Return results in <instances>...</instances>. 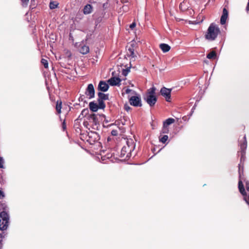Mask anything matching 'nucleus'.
Masks as SVG:
<instances>
[{"label":"nucleus","mask_w":249,"mask_h":249,"mask_svg":"<svg viewBox=\"0 0 249 249\" xmlns=\"http://www.w3.org/2000/svg\"><path fill=\"white\" fill-rule=\"evenodd\" d=\"M107 82L111 86H119L120 85L121 80L119 77L113 76L108 79Z\"/></svg>","instance_id":"nucleus-12"},{"label":"nucleus","mask_w":249,"mask_h":249,"mask_svg":"<svg viewBox=\"0 0 249 249\" xmlns=\"http://www.w3.org/2000/svg\"><path fill=\"white\" fill-rule=\"evenodd\" d=\"M182 86H176L172 87V90L174 89V91H177L180 89L182 88Z\"/></svg>","instance_id":"nucleus-30"},{"label":"nucleus","mask_w":249,"mask_h":249,"mask_svg":"<svg viewBox=\"0 0 249 249\" xmlns=\"http://www.w3.org/2000/svg\"><path fill=\"white\" fill-rule=\"evenodd\" d=\"M131 91V89H127L125 90V93H127V94L129 93Z\"/></svg>","instance_id":"nucleus-42"},{"label":"nucleus","mask_w":249,"mask_h":249,"mask_svg":"<svg viewBox=\"0 0 249 249\" xmlns=\"http://www.w3.org/2000/svg\"><path fill=\"white\" fill-rule=\"evenodd\" d=\"M124 108L125 110H126V111H128L130 109V107L127 105H125L124 106Z\"/></svg>","instance_id":"nucleus-40"},{"label":"nucleus","mask_w":249,"mask_h":249,"mask_svg":"<svg viewBox=\"0 0 249 249\" xmlns=\"http://www.w3.org/2000/svg\"><path fill=\"white\" fill-rule=\"evenodd\" d=\"M111 133L112 136H117L118 131L117 130H112Z\"/></svg>","instance_id":"nucleus-35"},{"label":"nucleus","mask_w":249,"mask_h":249,"mask_svg":"<svg viewBox=\"0 0 249 249\" xmlns=\"http://www.w3.org/2000/svg\"><path fill=\"white\" fill-rule=\"evenodd\" d=\"M172 123H173L175 121V120L172 118Z\"/></svg>","instance_id":"nucleus-44"},{"label":"nucleus","mask_w":249,"mask_h":249,"mask_svg":"<svg viewBox=\"0 0 249 249\" xmlns=\"http://www.w3.org/2000/svg\"><path fill=\"white\" fill-rule=\"evenodd\" d=\"M146 101L148 104L149 105L150 107L154 106L157 101V98L156 96H153V95H147L146 98Z\"/></svg>","instance_id":"nucleus-14"},{"label":"nucleus","mask_w":249,"mask_h":249,"mask_svg":"<svg viewBox=\"0 0 249 249\" xmlns=\"http://www.w3.org/2000/svg\"><path fill=\"white\" fill-rule=\"evenodd\" d=\"M241 166L240 165H239V180L238 182V188L240 192L244 196V200L246 203L249 205V195L245 196L246 192L244 187V185L242 182L243 178L242 177L241 174Z\"/></svg>","instance_id":"nucleus-5"},{"label":"nucleus","mask_w":249,"mask_h":249,"mask_svg":"<svg viewBox=\"0 0 249 249\" xmlns=\"http://www.w3.org/2000/svg\"><path fill=\"white\" fill-rule=\"evenodd\" d=\"M220 32L218 27L214 23H212L207 30V33L205 35V38L209 40H214Z\"/></svg>","instance_id":"nucleus-2"},{"label":"nucleus","mask_w":249,"mask_h":249,"mask_svg":"<svg viewBox=\"0 0 249 249\" xmlns=\"http://www.w3.org/2000/svg\"><path fill=\"white\" fill-rule=\"evenodd\" d=\"M89 107L90 110L93 112H96L98 110L99 108L100 109H104V108H102L100 107V104L98 103V104L95 103L94 102H91L89 104Z\"/></svg>","instance_id":"nucleus-16"},{"label":"nucleus","mask_w":249,"mask_h":249,"mask_svg":"<svg viewBox=\"0 0 249 249\" xmlns=\"http://www.w3.org/2000/svg\"><path fill=\"white\" fill-rule=\"evenodd\" d=\"M41 62L42 64L44 66L45 68H48V61L46 59L42 58L41 60Z\"/></svg>","instance_id":"nucleus-28"},{"label":"nucleus","mask_w":249,"mask_h":249,"mask_svg":"<svg viewBox=\"0 0 249 249\" xmlns=\"http://www.w3.org/2000/svg\"><path fill=\"white\" fill-rule=\"evenodd\" d=\"M228 16V12L226 8H224L223 10V13L220 18V23L221 24H224L227 19Z\"/></svg>","instance_id":"nucleus-18"},{"label":"nucleus","mask_w":249,"mask_h":249,"mask_svg":"<svg viewBox=\"0 0 249 249\" xmlns=\"http://www.w3.org/2000/svg\"><path fill=\"white\" fill-rule=\"evenodd\" d=\"M7 210V205L6 203L3 201H0V211L2 212H6Z\"/></svg>","instance_id":"nucleus-24"},{"label":"nucleus","mask_w":249,"mask_h":249,"mask_svg":"<svg viewBox=\"0 0 249 249\" xmlns=\"http://www.w3.org/2000/svg\"><path fill=\"white\" fill-rule=\"evenodd\" d=\"M246 189L247 190L249 191V183L248 181H246Z\"/></svg>","instance_id":"nucleus-41"},{"label":"nucleus","mask_w":249,"mask_h":249,"mask_svg":"<svg viewBox=\"0 0 249 249\" xmlns=\"http://www.w3.org/2000/svg\"><path fill=\"white\" fill-rule=\"evenodd\" d=\"M86 141L90 144H93L99 140V134L94 131H90L85 138Z\"/></svg>","instance_id":"nucleus-6"},{"label":"nucleus","mask_w":249,"mask_h":249,"mask_svg":"<svg viewBox=\"0 0 249 249\" xmlns=\"http://www.w3.org/2000/svg\"><path fill=\"white\" fill-rule=\"evenodd\" d=\"M5 234L4 233V232L0 233V240H2V239L5 237Z\"/></svg>","instance_id":"nucleus-39"},{"label":"nucleus","mask_w":249,"mask_h":249,"mask_svg":"<svg viewBox=\"0 0 249 249\" xmlns=\"http://www.w3.org/2000/svg\"><path fill=\"white\" fill-rule=\"evenodd\" d=\"M135 144L132 139L127 140L126 144L122 147L121 151L120 157L124 159H129L132 154V152L134 150Z\"/></svg>","instance_id":"nucleus-1"},{"label":"nucleus","mask_w":249,"mask_h":249,"mask_svg":"<svg viewBox=\"0 0 249 249\" xmlns=\"http://www.w3.org/2000/svg\"><path fill=\"white\" fill-rule=\"evenodd\" d=\"M62 101L61 100H58L56 102L55 109L58 114L61 113Z\"/></svg>","instance_id":"nucleus-22"},{"label":"nucleus","mask_w":249,"mask_h":249,"mask_svg":"<svg viewBox=\"0 0 249 249\" xmlns=\"http://www.w3.org/2000/svg\"><path fill=\"white\" fill-rule=\"evenodd\" d=\"M98 102L100 104V107L102 108H105L106 107V105L104 100H108V94H106L101 92H99L98 93Z\"/></svg>","instance_id":"nucleus-7"},{"label":"nucleus","mask_w":249,"mask_h":249,"mask_svg":"<svg viewBox=\"0 0 249 249\" xmlns=\"http://www.w3.org/2000/svg\"><path fill=\"white\" fill-rule=\"evenodd\" d=\"M5 197V195L2 189H0V199H3Z\"/></svg>","instance_id":"nucleus-32"},{"label":"nucleus","mask_w":249,"mask_h":249,"mask_svg":"<svg viewBox=\"0 0 249 249\" xmlns=\"http://www.w3.org/2000/svg\"><path fill=\"white\" fill-rule=\"evenodd\" d=\"M109 88L108 85L106 83V82L104 81H100L98 86V90H100L102 92H106L107 91Z\"/></svg>","instance_id":"nucleus-13"},{"label":"nucleus","mask_w":249,"mask_h":249,"mask_svg":"<svg viewBox=\"0 0 249 249\" xmlns=\"http://www.w3.org/2000/svg\"><path fill=\"white\" fill-rule=\"evenodd\" d=\"M86 95L89 97V99H91L94 97L95 96V89L94 86L92 84L88 85L87 88L86 89Z\"/></svg>","instance_id":"nucleus-8"},{"label":"nucleus","mask_w":249,"mask_h":249,"mask_svg":"<svg viewBox=\"0 0 249 249\" xmlns=\"http://www.w3.org/2000/svg\"><path fill=\"white\" fill-rule=\"evenodd\" d=\"M216 54L214 51H212V52H210L207 55V57L210 59H214L216 57Z\"/></svg>","instance_id":"nucleus-25"},{"label":"nucleus","mask_w":249,"mask_h":249,"mask_svg":"<svg viewBox=\"0 0 249 249\" xmlns=\"http://www.w3.org/2000/svg\"><path fill=\"white\" fill-rule=\"evenodd\" d=\"M10 216L7 212L0 213V230H6L9 223Z\"/></svg>","instance_id":"nucleus-3"},{"label":"nucleus","mask_w":249,"mask_h":249,"mask_svg":"<svg viewBox=\"0 0 249 249\" xmlns=\"http://www.w3.org/2000/svg\"><path fill=\"white\" fill-rule=\"evenodd\" d=\"M62 127L63 131H65L66 129V124L65 120L62 123Z\"/></svg>","instance_id":"nucleus-36"},{"label":"nucleus","mask_w":249,"mask_h":249,"mask_svg":"<svg viewBox=\"0 0 249 249\" xmlns=\"http://www.w3.org/2000/svg\"><path fill=\"white\" fill-rule=\"evenodd\" d=\"M58 3L56 1H51L49 7L51 9H54L57 7Z\"/></svg>","instance_id":"nucleus-26"},{"label":"nucleus","mask_w":249,"mask_h":249,"mask_svg":"<svg viewBox=\"0 0 249 249\" xmlns=\"http://www.w3.org/2000/svg\"><path fill=\"white\" fill-rule=\"evenodd\" d=\"M79 52L83 54H86L88 53L89 52V48L88 46L81 44L79 45Z\"/></svg>","instance_id":"nucleus-17"},{"label":"nucleus","mask_w":249,"mask_h":249,"mask_svg":"<svg viewBox=\"0 0 249 249\" xmlns=\"http://www.w3.org/2000/svg\"><path fill=\"white\" fill-rule=\"evenodd\" d=\"M160 48L163 53H166L170 51L171 47L167 44L161 43L160 45Z\"/></svg>","instance_id":"nucleus-20"},{"label":"nucleus","mask_w":249,"mask_h":249,"mask_svg":"<svg viewBox=\"0 0 249 249\" xmlns=\"http://www.w3.org/2000/svg\"><path fill=\"white\" fill-rule=\"evenodd\" d=\"M244 142L242 143L241 145H240V148H241V161H242V160H244V155H245V150H246V148H247V141H246V136H245L244 137Z\"/></svg>","instance_id":"nucleus-15"},{"label":"nucleus","mask_w":249,"mask_h":249,"mask_svg":"<svg viewBox=\"0 0 249 249\" xmlns=\"http://www.w3.org/2000/svg\"><path fill=\"white\" fill-rule=\"evenodd\" d=\"M129 71H130V67L127 68L126 69H124L123 70L122 73L124 76H126Z\"/></svg>","instance_id":"nucleus-29"},{"label":"nucleus","mask_w":249,"mask_h":249,"mask_svg":"<svg viewBox=\"0 0 249 249\" xmlns=\"http://www.w3.org/2000/svg\"><path fill=\"white\" fill-rule=\"evenodd\" d=\"M171 89H167L165 87H163L160 89V93L162 96L165 97L166 100L168 102H170V93Z\"/></svg>","instance_id":"nucleus-9"},{"label":"nucleus","mask_w":249,"mask_h":249,"mask_svg":"<svg viewBox=\"0 0 249 249\" xmlns=\"http://www.w3.org/2000/svg\"><path fill=\"white\" fill-rule=\"evenodd\" d=\"M129 103L131 105L134 107H141V99L138 96H133L129 99Z\"/></svg>","instance_id":"nucleus-11"},{"label":"nucleus","mask_w":249,"mask_h":249,"mask_svg":"<svg viewBox=\"0 0 249 249\" xmlns=\"http://www.w3.org/2000/svg\"><path fill=\"white\" fill-rule=\"evenodd\" d=\"M246 10H247V11H249V0L248 4H247V7H246Z\"/></svg>","instance_id":"nucleus-43"},{"label":"nucleus","mask_w":249,"mask_h":249,"mask_svg":"<svg viewBox=\"0 0 249 249\" xmlns=\"http://www.w3.org/2000/svg\"><path fill=\"white\" fill-rule=\"evenodd\" d=\"M108 0H107L106 1H104L103 3L102 4H103V8L104 10L106 9L108 7Z\"/></svg>","instance_id":"nucleus-31"},{"label":"nucleus","mask_w":249,"mask_h":249,"mask_svg":"<svg viewBox=\"0 0 249 249\" xmlns=\"http://www.w3.org/2000/svg\"><path fill=\"white\" fill-rule=\"evenodd\" d=\"M155 91H156V88L155 87L151 88L148 90V95H147L155 96Z\"/></svg>","instance_id":"nucleus-27"},{"label":"nucleus","mask_w":249,"mask_h":249,"mask_svg":"<svg viewBox=\"0 0 249 249\" xmlns=\"http://www.w3.org/2000/svg\"><path fill=\"white\" fill-rule=\"evenodd\" d=\"M136 23L134 22L130 25L129 27L131 29H133L136 27Z\"/></svg>","instance_id":"nucleus-38"},{"label":"nucleus","mask_w":249,"mask_h":249,"mask_svg":"<svg viewBox=\"0 0 249 249\" xmlns=\"http://www.w3.org/2000/svg\"><path fill=\"white\" fill-rule=\"evenodd\" d=\"M29 0H21L22 2V5L23 6H26Z\"/></svg>","instance_id":"nucleus-34"},{"label":"nucleus","mask_w":249,"mask_h":249,"mask_svg":"<svg viewBox=\"0 0 249 249\" xmlns=\"http://www.w3.org/2000/svg\"><path fill=\"white\" fill-rule=\"evenodd\" d=\"M170 124H171V118H169L163 122V127L160 134L168 133L169 131V126Z\"/></svg>","instance_id":"nucleus-10"},{"label":"nucleus","mask_w":249,"mask_h":249,"mask_svg":"<svg viewBox=\"0 0 249 249\" xmlns=\"http://www.w3.org/2000/svg\"><path fill=\"white\" fill-rule=\"evenodd\" d=\"M89 112V110L88 109H84L82 110V113H81V114L82 115H86Z\"/></svg>","instance_id":"nucleus-37"},{"label":"nucleus","mask_w":249,"mask_h":249,"mask_svg":"<svg viewBox=\"0 0 249 249\" xmlns=\"http://www.w3.org/2000/svg\"><path fill=\"white\" fill-rule=\"evenodd\" d=\"M84 124L85 125H86V124H88V122H84Z\"/></svg>","instance_id":"nucleus-45"},{"label":"nucleus","mask_w":249,"mask_h":249,"mask_svg":"<svg viewBox=\"0 0 249 249\" xmlns=\"http://www.w3.org/2000/svg\"><path fill=\"white\" fill-rule=\"evenodd\" d=\"M127 53L129 56H130L131 57V59H133V61L135 60L136 55L135 54L134 49L132 46L128 49Z\"/></svg>","instance_id":"nucleus-19"},{"label":"nucleus","mask_w":249,"mask_h":249,"mask_svg":"<svg viewBox=\"0 0 249 249\" xmlns=\"http://www.w3.org/2000/svg\"><path fill=\"white\" fill-rule=\"evenodd\" d=\"M102 117H105V116L93 113L89 115L87 119L93 129H98V127L100 126L99 119Z\"/></svg>","instance_id":"nucleus-4"},{"label":"nucleus","mask_w":249,"mask_h":249,"mask_svg":"<svg viewBox=\"0 0 249 249\" xmlns=\"http://www.w3.org/2000/svg\"><path fill=\"white\" fill-rule=\"evenodd\" d=\"M92 10V7L91 5L88 4L85 6L83 9V12L85 14H89L91 13Z\"/></svg>","instance_id":"nucleus-21"},{"label":"nucleus","mask_w":249,"mask_h":249,"mask_svg":"<svg viewBox=\"0 0 249 249\" xmlns=\"http://www.w3.org/2000/svg\"><path fill=\"white\" fill-rule=\"evenodd\" d=\"M4 161L2 157L0 156V168H3Z\"/></svg>","instance_id":"nucleus-33"},{"label":"nucleus","mask_w":249,"mask_h":249,"mask_svg":"<svg viewBox=\"0 0 249 249\" xmlns=\"http://www.w3.org/2000/svg\"><path fill=\"white\" fill-rule=\"evenodd\" d=\"M168 140V136L167 135L160 134L159 136V141L160 142L165 143Z\"/></svg>","instance_id":"nucleus-23"}]
</instances>
